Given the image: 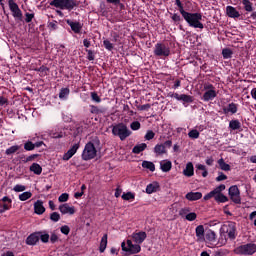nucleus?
Listing matches in <instances>:
<instances>
[{"instance_id": "39448f33", "label": "nucleus", "mask_w": 256, "mask_h": 256, "mask_svg": "<svg viewBox=\"0 0 256 256\" xmlns=\"http://www.w3.org/2000/svg\"><path fill=\"white\" fill-rule=\"evenodd\" d=\"M203 91H204V94L202 95L201 100L204 101L205 103H209V101H213L219 93L217 91V88L211 83H205L203 86Z\"/></svg>"}, {"instance_id": "5701e85b", "label": "nucleus", "mask_w": 256, "mask_h": 256, "mask_svg": "<svg viewBox=\"0 0 256 256\" xmlns=\"http://www.w3.org/2000/svg\"><path fill=\"white\" fill-rule=\"evenodd\" d=\"M195 233L197 237V241L203 243L205 241V226L199 225L195 228Z\"/></svg>"}, {"instance_id": "c756f323", "label": "nucleus", "mask_w": 256, "mask_h": 256, "mask_svg": "<svg viewBox=\"0 0 256 256\" xmlns=\"http://www.w3.org/2000/svg\"><path fill=\"white\" fill-rule=\"evenodd\" d=\"M157 191H159V183L158 182H152L146 186V193L148 195L157 193Z\"/></svg>"}, {"instance_id": "f03ea898", "label": "nucleus", "mask_w": 256, "mask_h": 256, "mask_svg": "<svg viewBox=\"0 0 256 256\" xmlns=\"http://www.w3.org/2000/svg\"><path fill=\"white\" fill-rule=\"evenodd\" d=\"M226 187L225 184H220L216 188H214L212 191H210L208 194L204 196V201H209V199H214L216 203H227L229 201V198L224 195L223 191H225Z\"/></svg>"}, {"instance_id": "f3484780", "label": "nucleus", "mask_w": 256, "mask_h": 256, "mask_svg": "<svg viewBox=\"0 0 256 256\" xmlns=\"http://www.w3.org/2000/svg\"><path fill=\"white\" fill-rule=\"evenodd\" d=\"M58 209L62 215H75V206H69L68 203L61 204Z\"/></svg>"}, {"instance_id": "72a5a7b5", "label": "nucleus", "mask_w": 256, "mask_h": 256, "mask_svg": "<svg viewBox=\"0 0 256 256\" xmlns=\"http://www.w3.org/2000/svg\"><path fill=\"white\" fill-rule=\"evenodd\" d=\"M30 171L34 174V175H41V173H43V168L41 167V165H39L38 163H33L30 166Z\"/></svg>"}, {"instance_id": "393cba45", "label": "nucleus", "mask_w": 256, "mask_h": 256, "mask_svg": "<svg viewBox=\"0 0 256 256\" xmlns=\"http://www.w3.org/2000/svg\"><path fill=\"white\" fill-rule=\"evenodd\" d=\"M37 243H39V234H38V232H34V233L30 234L26 238V245L35 246V245H37Z\"/></svg>"}, {"instance_id": "de8ad7c7", "label": "nucleus", "mask_w": 256, "mask_h": 256, "mask_svg": "<svg viewBox=\"0 0 256 256\" xmlns=\"http://www.w3.org/2000/svg\"><path fill=\"white\" fill-rule=\"evenodd\" d=\"M38 73H40V77H46V75L49 73V68L45 66H41L40 68L36 69Z\"/></svg>"}, {"instance_id": "49530a36", "label": "nucleus", "mask_w": 256, "mask_h": 256, "mask_svg": "<svg viewBox=\"0 0 256 256\" xmlns=\"http://www.w3.org/2000/svg\"><path fill=\"white\" fill-rule=\"evenodd\" d=\"M242 5H244V9L245 11H248V13H251V11H253V4H251V1L242 0Z\"/></svg>"}, {"instance_id": "a878e982", "label": "nucleus", "mask_w": 256, "mask_h": 256, "mask_svg": "<svg viewBox=\"0 0 256 256\" xmlns=\"http://www.w3.org/2000/svg\"><path fill=\"white\" fill-rule=\"evenodd\" d=\"M173 167V163L170 160L160 161V169L163 173H169Z\"/></svg>"}, {"instance_id": "bb28decb", "label": "nucleus", "mask_w": 256, "mask_h": 256, "mask_svg": "<svg viewBox=\"0 0 256 256\" xmlns=\"http://www.w3.org/2000/svg\"><path fill=\"white\" fill-rule=\"evenodd\" d=\"M34 213H36V215H43L45 213V206H43V201L37 200L34 203Z\"/></svg>"}, {"instance_id": "052dcab7", "label": "nucleus", "mask_w": 256, "mask_h": 256, "mask_svg": "<svg viewBox=\"0 0 256 256\" xmlns=\"http://www.w3.org/2000/svg\"><path fill=\"white\" fill-rule=\"evenodd\" d=\"M103 111H101L97 106L95 105H90V113H92L93 115H99V113H102Z\"/></svg>"}, {"instance_id": "69168bd1", "label": "nucleus", "mask_w": 256, "mask_h": 256, "mask_svg": "<svg viewBox=\"0 0 256 256\" xmlns=\"http://www.w3.org/2000/svg\"><path fill=\"white\" fill-rule=\"evenodd\" d=\"M171 19L174 21V23H179L181 21V16L177 13H174L171 16Z\"/></svg>"}, {"instance_id": "864d4df0", "label": "nucleus", "mask_w": 256, "mask_h": 256, "mask_svg": "<svg viewBox=\"0 0 256 256\" xmlns=\"http://www.w3.org/2000/svg\"><path fill=\"white\" fill-rule=\"evenodd\" d=\"M64 133L63 132H55V131H51L50 133V137H52L53 139H61L62 137H64Z\"/></svg>"}, {"instance_id": "aec40b11", "label": "nucleus", "mask_w": 256, "mask_h": 256, "mask_svg": "<svg viewBox=\"0 0 256 256\" xmlns=\"http://www.w3.org/2000/svg\"><path fill=\"white\" fill-rule=\"evenodd\" d=\"M79 143L74 144L62 157L63 161H69L77 151H79Z\"/></svg>"}, {"instance_id": "c9c22d12", "label": "nucleus", "mask_w": 256, "mask_h": 256, "mask_svg": "<svg viewBox=\"0 0 256 256\" xmlns=\"http://www.w3.org/2000/svg\"><path fill=\"white\" fill-rule=\"evenodd\" d=\"M229 129L231 131H238V129H241V122L239 120H231L229 122Z\"/></svg>"}, {"instance_id": "603ef678", "label": "nucleus", "mask_w": 256, "mask_h": 256, "mask_svg": "<svg viewBox=\"0 0 256 256\" xmlns=\"http://www.w3.org/2000/svg\"><path fill=\"white\" fill-rule=\"evenodd\" d=\"M50 219H51V221H53V223H57V222L60 221L61 215H60L58 212H53V213L50 215Z\"/></svg>"}, {"instance_id": "2f4dec72", "label": "nucleus", "mask_w": 256, "mask_h": 256, "mask_svg": "<svg viewBox=\"0 0 256 256\" xmlns=\"http://www.w3.org/2000/svg\"><path fill=\"white\" fill-rule=\"evenodd\" d=\"M154 153L155 155H165L167 153V149H165V145L163 144H156L154 147Z\"/></svg>"}, {"instance_id": "774afa93", "label": "nucleus", "mask_w": 256, "mask_h": 256, "mask_svg": "<svg viewBox=\"0 0 256 256\" xmlns=\"http://www.w3.org/2000/svg\"><path fill=\"white\" fill-rule=\"evenodd\" d=\"M140 111H147V109H151V104H144L138 107Z\"/></svg>"}, {"instance_id": "4d7b16f0", "label": "nucleus", "mask_w": 256, "mask_h": 256, "mask_svg": "<svg viewBox=\"0 0 256 256\" xmlns=\"http://www.w3.org/2000/svg\"><path fill=\"white\" fill-rule=\"evenodd\" d=\"M25 22L26 23H31V21H33V19H35V13H29V12H26L25 13Z\"/></svg>"}, {"instance_id": "4be33fe9", "label": "nucleus", "mask_w": 256, "mask_h": 256, "mask_svg": "<svg viewBox=\"0 0 256 256\" xmlns=\"http://www.w3.org/2000/svg\"><path fill=\"white\" fill-rule=\"evenodd\" d=\"M79 143L74 144L62 157L63 161H69L77 151H79Z\"/></svg>"}, {"instance_id": "e433bc0d", "label": "nucleus", "mask_w": 256, "mask_h": 256, "mask_svg": "<svg viewBox=\"0 0 256 256\" xmlns=\"http://www.w3.org/2000/svg\"><path fill=\"white\" fill-rule=\"evenodd\" d=\"M143 169H148V171H151L152 173L155 171V164L151 161L144 160L142 162Z\"/></svg>"}, {"instance_id": "7ed1b4c3", "label": "nucleus", "mask_w": 256, "mask_h": 256, "mask_svg": "<svg viewBox=\"0 0 256 256\" xmlns=\"http://www.w3.org/2000/svg\"><path fill=\"white\" fill-rule=\"evenodd\" d=\"M132 133L133 132H131L124 123H118L112 126V135H114V137H118L120 141H125L127 137H131Z\"/></svg>"}, {"instance_id": "09e8293b", "label": "nucleus", "mask_w": 256, "mask_h": 256, "mask_svg": "<svg viewBox=\"0 0 256 256\" xmlns=\"http://www.w3.org/2000/svg\"><path fill=\"white\" fill-rule=\"evenodd\" d=\"M27 187L25 185H21V184H16L13 187V191H15V193H23V191H26Z\"/></svg>"}, {"instance_id": "a19ab883", "label": "nucleus", "mask_w": 256, "mask_h": 256, "mask_svg": "<svg viewBox=\"0 0 256 256\" xmlns=\"http://www.w3.org/2000/svg\"><path fill=\"white\" fill-rule=\"evenodd\" d=\"M31 197H33V193H31V191L23 192L18 196L19 201H28V199H31Z\"/></svg>"}, {"instance_id": "9b49d317", "label": "nucleus", "mask_w": 256, "mask_h": 256, "mask_svg": "<svg viewBox=\"0 0 256 256\" xmlns=\"http://www.w3.org/2000/svg\"><path fill=\"white\" fill-rule=\"evenodd\" d=\"M8 6L14 19H18V21H23V12L21 11V8H19V5H17L15 1L9 0Z\"/></svg>"}, {"instance_id": "6ab92c4d", "label": "nucleus", "mask_w": 256, "mask_h": 256, "mask_svg": "<svg viewBox=\"0 0 256 256\" xmlns=\"http://www.w3.org/2000/svg\"><path fill=\"white\" fill-rule=\"evenodd\" d=\"M66 23L67 25H69L73 33H76V34L81 33V29H83V24L81 22L67 20Z\"/></svg>"}, {"instance_id": "f8f14e48", "label": "nucleus", "mask_w": 256, "mask_h": 256, "mask_svg": "<svg viewBox=\"0 0 256 256\" xmlns=\"http://www.w3.org/2000/svg\"><path fill=\"white\" fill-rule=\"evenodd\" d=\"M237 251L240 255H254L256 253V244L248 243L241 245L237 248Z\"/></svg>"}, {"instance_id": "412c9836", "label": "nucleus", "mask_w": 256, "mask_h": 256, "mask_svg": "<svg viewBox=\"0 0 256 256\" xmlns=\"http://www.w3.org/2000/svg\"><path fill=\"white\" fill-rule=\"evenodd\" d=\"M79 143L74 144L62 157L63 161H69L77 151H79Z\"/></svg>"}, {"instance_id": "58836bf2", "label": "nucleus", "mask_w": 256, "mask_h": 256, "mask_svg": "<svg viewBox=\"0 0 256 256\" xmlns=\"http://www.w3.org/2000/svg\"><path fill=\"white\" fill-rule=\"evenodd\" d=\"M107 249V234H104L101 238L99 251L100 253H105V250Z\"/></svg>"}, {"instance_id": "9d476101", "label": "nucleus", "mask_w": 256, "mask_h": 256, "mask_svg": "<svg viewBox=\"0 0 256 256\" xmlns=\"http://www.w3.org/2000/svg\"><path fill=\"white\" fill-rule=\"evenodd\" d=\"M168 97H171L172 99H176V101H181L184 105V107H187L189 103H193V96L187 95V94H179V93H173L170 92L168 94Z\"/></svg>"}, {"instance_id": "a211bd4d", "label": "nucleus", "mask_w": 256, "mask_h": 256, "mask_svg": "<svg viewBox=\"0 0 256 256\" xmlns=\"http://www.w3.org/2000/svg\"><path fill=\"white\" fill-rule=\"evenodd\" d=\"M239 111V104H235L233 102L229 103L226 107H223L224 115H235Z\"/></svg>"}, {"instance_id": "0e129e2a", "label": "nucleus", "mask_w": 256, "mask_h": 256, "mask_svg": "<svg viewBox=\"0 0 256 256\" xmlns=\"http://www.w3.org/2000/svg\"><path fill=\"white\" fill-rule=\"evenodd\" d=\"M227 180V175H225L223 172L218 173V177H216V181L221 182Z\"/></svg>"}, {"instance_id": "2eb2a0df", "label": "nucleus", "mask_w": 256, "mask_h": 256, "mask_svg": "<svg viewBox=\"0 0 256 256\" xmlns=\"http://www.w3.org/2000/svg\"><path fill=\"white\" fill-rule=\"evenodd\" d=\"M131 237L134 243L141 245V243H143V241L147 239V232L145 231L134 232L132 233Z\"/></svg>"}, {"instance_id": "cd10ccee", "label": "nucleus", "mask_w": 256, "mask_h": 256, "mask_svg": "<svg viewBox=\"0 0 256 256\" xmlns=\"http://www.w3.org/2000/svg\"><path fill=\"white\" fill-rule=\"evenodd\" d=\"M183 175L185 177H193L195 175V168L193 167V162H188L185 169L183 170Z\"/></svg>"}, {"instance_id": "c03bdc74", "label": "nucleus", "mask_w": 256, "mask_h": 256, "mask_svg": "<svg viewBox=\"0 0 256 256\" xmlns=\"http://www.w3.org/2000/svg\"><path fill=\"white\" fill-rule=\"evenodd\" d=\"M122 199L124 201H134L135 200V193L127 192L122 194Z\"/></svg>"}, {"instance_id": "680f3d73", "label": "nucleus", "mask_w": 256, "mask_h": 256, "mask_svg": "<svg viewBox=\"0 0 256 256\" xmlns=\"http://www.w3.org/2000/svg\"><path fill=\"white\" fill-rule=\"evenodd\" d=\"M60 231L63 235H69V233H71V228H69L67 225H64L60 228Z\"/></svg>"}, {"instance_id": "ddd939ff", "label": "nucleus", "mask_w": 256, "mask_h": 256, "mask_svg": "<svg viewBox=\"0 0 256 256\" xmlns=\"http://www.w3.org/2000/svg\"><path fill=\"white\" fill-rule=\"evenodd\" d=\"M228 195L233 203H236L237 205L241 203V192H239V187H237V185L229 188Z\"/></svg>"}, {"instance_id": "20e7f679", "label": "nucleus", "mask_w": 256, "mask_h": 256, "mask_svg": "<svg viewBox=\"0 0 256 256\" xmlns=\"http://www.w3.org/2000/svg\"><path fill=\"white\" fill-rule=\"evenodd\" d=\"M221 235L228 237L231 241L237 239V224L233 221H228L220 228Z\"/></svg>"}, {"instance_id": "ea45409f", "label": "nucleus", "mask_w": 256, "mask_h": 256, "mask_svg": "<svg viewBox=\"0 0 256 256\" xmlns=\"http://www.w3.org/2000/svg\"><path fill=\"white\" fill-rule=\"evenodd\" d=\"M218 165L222 171H231V166L223 158L218 160Z\"/></svg>"}, {"instance_id": "5fc2aeb1", "label": "nucleus", "mask_w": 256, "mask_h": 256, "mask_svg": "<svg viewBox=\"0 0 256 256\" xmlns=\"http://www.w3.org/2000/svg\"><path fill=\"white\" fill-rule=\"evenodd\" d=\"M58 201H59V203H67V201H69V194L68 193H62L58 197Z\"/></svg>"}, {"instance_id": "79ce46f5", "label": "nucleus", "mask_w": 256, "mask_h": 256, "mask_svg": "<svg viewBox=\"0 0 256 256\" xmlns=\"http://www.w3.org/2000/svg\"><path fill=\"white\" fill-rule=\"evenodd\" d=\"M33 141H35V138H32L31 140H28L25 142L24 144L25 151H33L35 149V143H33Z\"/></svg>"}, {"instance_id": "f704fd0d", "label": "nucleus", "mask_w": 256, "mask_h": 256, "mask_svg": "<svg viewBox=\"0 0 256 256\" xmlns=\"http://www.w3.org/2000/svg\"><path fill=\"white\" fill-rule=\"evenodd\" d=\"M147 149L146 143L137 144L133 147L132 153H135V155H139V153H142V151H145Z\"/></svg>"}, {"instance_id": "338daca9", "label": "nucleus", "mask_w": 256, "mask_h": 256, "mask_svg": "<svg viewBox=\"0 0 256 256\" xmlns=\"http://www.w3.org/2000/svg\"><path fill=\"white\" fill-rule=\"evenodd\" d=\"M86 52L88 53L87 55L88 61H95V54L91 50H86Z\"/></svg>"}, {"instance_id": "a18cd8bd", "label": "nucleus", "mask_w": 256, "mask_h": 256, "mask_svg": "<svg viewBox=\"0 0 256 256\" xmlns=\"http://www.w3.org/2000/svg\"><path fill=\"white\" fill-rule=\"evenodd\" d=\"M222 57L223 59H231L233 57V51L229 48H224L222 50Z\"/></svg>"}, {"instance_id": "c85d7f7f", "label": "nucleus", "mask_w": 256, "mask_h": 256, "mask_svg": "<svg viewBox=\"0 0 256 256\" xmlns=\"http://www.w3.org/2000/svg\"><path fill=\"white\" fill-rule=\"evenodd\" d=\"M203 197V193L201 192H188L185 195V198L188 201H199V199H201Z\"/></svg>"}, {"instance_id": "6e6552de", "label": "nucleus", "mask_w": 256, "mask_h": 256, "mask_svg": "<svg viewBox=\"0 0 256 256\" xmlns=\"http://www.w3.org/2000/svg\"><path fill=\"white\" fill-rule=\"evenodd\" d=\"M154 55L156 57H169L171 55V47L164 43H156L154 46Z\"/></svg>"}, {"instance_id": "7c9ffc66", "label": "nucleus", "mask_w": 256, "mask_h": 256, "mask_svg": "<svg viewBox=\"0 0 256 256\" xmlns=\"http://www.w3.org/2000/svg\"><path fill=\"white\" fill-rule=\"evenodd\" d=\"M204 239H206V241H209V243H215L217 239V234H215V231L213 230H208L206 232V235L204 236Z\"/></svg>"}, {"instance_id": "dca6fc26", "label": "nucleus", "mask_w": 256, "mask_h": 256, "mask_svg": "<svg viewBox=\"0 0 256 256\" xmlns=\"http://www.w3.org/2000/svg\"><path fill=\"white\" fill-rule=\"evenodd\" d=\"M180 217H185L186 221H195L197 219V213L189 212V208H182L179 211Z\"/></svg>"}, {"instance_id": "8fccbe9b", "label": "nucleus", "mask_w": 256, "mask_h": 256, "mask_svg": "<svg viewBox=\"0 0 256 256\" xmlns=\"http://www.w3.org/2000/svg\"><path fill=\"white\" fill-rule=\"evenodd\" d=\"M130 129L132 131H139V129H141V122L139 121H133L131 124H130Z\"/></svg>"}, {"instance_id": "4468645a", "label": "nucleus", "mask_w": 256, "mask_h": 256, "mask_svg": "<svg viewBox=\"0 0 256 256\" xmlns=\"http://www.w3.org/2000/svg\"><path fill=\"white\" fill-rule=\"evenodd\" d=\"M13 204V200L9 198V196H4L0 199V213H5V211H9Z\"/></svg>"}, {"instance_id": "6e6d98bb", "label": "nucleus", "mask_w": 256, "mask_h": 256, "mask_svg": "<svg viewBox=\"0 0 256 256\" xmlns=\"http://www.w3.org/2000/svg\"><path fill=\"white\" fill-rule=\"evenodd\" d=\"M144 139H146V141H151V139H155V132H153V130H148L144 136Z\"/></svg>"}, {"instance_id": "b1692460", "label": "nucleus", "mask_w": 256, "mask_h": 256, "mask_svg": "<svg viewBox=\"0 0 256 256\" xmlns=\"http://www.w3.org/2000/svg\"><path fill=\"white\" fill-rule=\"evenodd\" d=\"M226 15H228L231 19H239V17H241V14L239 11H237V8L233 6L226 7Z\"/></svg>"}, {"instance_id": "13d9d810", "label": "nucleus", "mask_w": 256, "mask_h": 256, "mask_svg": "<svg viewBox=\"0 0 256 256\" xmlns=\"http://www.w3.org/2000/svg\"><path fill=\"white\" fill-rule=\"evenodd\" d=\"M188 137H190V139H199V132L193 129L188 133Z\"/></svg>"}, {"instance_id": "1a4fd4ad", "label": "nucleus", "mask_w": 256, "mask_h": 256, "mask_svg": "<svg viewBox=\"0 0 256 256\" xmlns=\"http://www.w3.org/2000/svg\"><path fill=\"white\" fill-rule=\"evenodd\" d=\"M127 247L125 246V242L121 243L122 251L126 253H131V255H135L137 253H141V245L140 244H133V241L127 240Z\"/></svg>"}, {"instance_id": "bf43d9fd", "label": "nucleus", "mask_w": 256, "mask_h": 256, "mask_svg": "<svg viewBox=\"0 0 256 256\" xmlns=\"http://www.w3.org/2000/svg\"><path fill=\"white\" fill-rule=\"evenodd\" d=\"M103 45H104L105 49H107V51H113L114 46H113V43H111V41L104 40Z\"/></svg>"}, {"instance_id": "473e14b6", "label": "nucleus", "mask_w": 256, "mask_h": 256, "mask_svg": "<svg viewBox=\"0 0 256 256\" xmlns=\"http://www.w3.org/2000/svg\"><path fill=\"white\" fill-rule=\"evenodd\" d=\"M38 240L40 239V241L42 243H47L50 239V236H49V232L47 231H38Z\"/></svg>"}, {"instance_id": "4c0bfd02", "label": "nucleus", "mask_w": 256, "mask_h": 256, "mask_svg": "<svg viewBox=\"0 0 256 256\" xmlns=\"http://www.w3.org/2000/svg\"><path fill=\"white\" fill-rule=\"evenodd\" d=\"M69 93H71L69 88H62L59 93V99H61L62 101H67V98L69 97Z\"/></svg>"}, {"instance_id": "423d86ee", "label": "nucleus", "mask_w": 256, "mask_h": 256, "mask_svg": "<svg viewBox=\"0 0 256 256\" xmlns=\"http://www.w3.org/2000/svg\"><path fill=\"white\" fill-rule=\"evenodd\" d=\"M81 157L83 161H91L97 157V148H95L93 141L86 143Z\"/></svg>"}, {"instance_id": "3c124183", "label": "nucleus", "mask_w": 256, "mask_h": 256, "mask_svg": "<svg viewBox=\"0 0 256 256\" xmlns=\"http://www.w3.org/2000/svg\"><path fill=\"white\" fill-rule=\"evenodd\" d=\"M59 241V235H57V232L53 231L50 234V243L55 244Z\"/></svg>"}, {"instance_id": "37998d69", "label": "nucleus", "mask_w": 256, "mask_h": 256, "mask_svg": "<svg viewBox=\"0 0 256 256\" xmlns=\"http://www.w3.org/2000/svg\"><path fill=\"white\" fill-rule=\"evenodd\" d=\"M20 149H21V146L13 145V146L9 147L8 149H6L5 154L6 155H14V153H17V151H19Z\"/></svg>"}, {"instance_id": "e2e57ef3", "label": "nucleus", "mask_w": 256, "mask_h": 256, "mask_svg": "<svg viewBox=\"0 0 256 256\" xmlns=\"http://www.w3.org/2000/svg\"><path fill=\"white\" fill-rule=\"evenodd\" d=\"M91 99L95 101V103H101V97L96 92H91Z\"/></svg>"}, {"instance_id": "0eeeda50", "label": "nucleus", "mask_w": 256, "mask_h": 256, "mask_svg": "<svg viewBox=\"0 0 256 256\" xmlns=\"http://www.w3.org/2000/svg\"><path fill=\"white\" fill-rule=\"evenodd\" d=\"M52 7L58 9H66L67 11H73L77 7V2L75 0H53L50 2Z\"/></svg>"}, {"instance_id": "f257e3e1", "label": "nucleus", "mask_w": 256, "mask_h": 256, "mask_svg": "<svg viewBox=\"0 0 256 256\" xmlns=\"http://www.w3.org/2000/svg\"><path fill=\"white\" fill-rule=\"evenodd\" d=\"M175 5L178 6L179 13L182 15L186 23H188L189 27H193V29H204L205 26L201 23L203 20L202 13H190L185 11L181 0H175Z\"/></svg>"}]
</instances>
